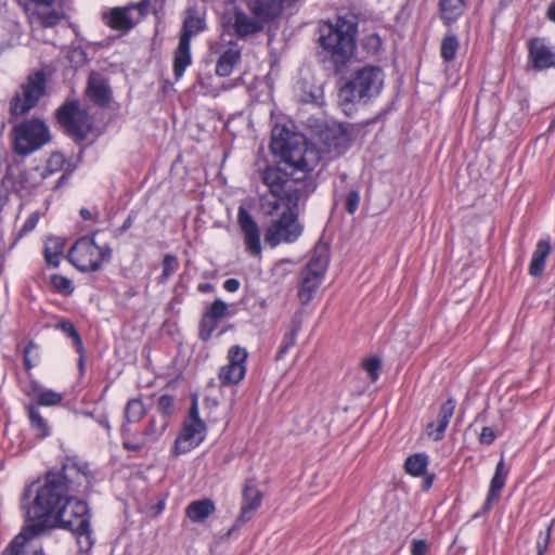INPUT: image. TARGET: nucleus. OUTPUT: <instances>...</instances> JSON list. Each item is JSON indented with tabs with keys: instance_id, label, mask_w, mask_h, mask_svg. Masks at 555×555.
I'll list each match as a JSON object with an SVG mask.
<instances>
[{
	"instance_id": "nucleus-1",
	"label": "nucleus",
	"mask_w": 555,
	"mask_h": 555,
	"mask_svg": "<svg viewBox=\"0 0 555 555\" xmlns=\"http://www.w3.org/2000/svg\"><path fill=\"white\" fill-rule=\"evenodd\" d=\"M287 128H274L270 149L280 160L260 173L270 197H261V208L271 221L264 229V242L272 248L295 243L304 232L299 220L300 204L315 191L311 172L321 156L311 144L292 145Z\"/></svg>"
},
{
	"instance_id": "nucleus-2",
	"label": "nucleus",
	"mask_w": 555,
	"mask_h": 555,
	"mask_svg": "<svg viewBox=\"0 0 555 555\" xmlns=\"http://www.w3.org/2000/svg\"><path fill=\"white\" fill-rule=\"evenodd\" d=\"M93 475L89 464L77 456H67L60 469H50L44 474L42 482L35 489L33 503V486L27 487L21 499V507L28 518L48 522L80 488L89 489Z\"/></svg>"
},
{
	"instance_id": "nucleus-3",
	"label": "nucleus",
	"mask_w": 555,
	"mask_h": 555,
	"mask_svg": "<svg viewBox=\"0 0 555 555\" xmlns=\"http://www.w3.org/2000/svg\"><path fill=\"white\" fill-rule=\"evenodd\" d=\"M358 23L347 16L321 21L318 26L317 57L325 69L341 74L357 49Z\"/></svg>"
},
{
	"instance_id": "nucleus-4",
	"label": "nucleus",
	"mask_w": 555,
	"mask_h": 555,
	"mask_svg": "<svg viewBox=\"0 0 555 555\" xmlns=\"http://www.w3.org/2000/svg\"><path fill=\"white\" fill-rule=\"evenodd\" d=\"M54 527L75 534L80 550L92 548L95 539L91 530V512L85 500L74 495L50 520Z\"/></svg>"
},
{
	"instance_id": "nucleus-5",
	"label": "nucleus",
	"mask_w": 555,
	"mask_h": 555,
	"mask_svg": "<svg viewBox=\"0 0 555 555\" xmlns=\"http://www.w3.org/2000/svg\"><path fill=\"white\" fill-rule=\"evenodd\" d=\"M330 264V246L318 242L309 261L299 272L297 297L301 306H308L321 287Z\"/></svg>"
},
{
	"instance_id": "nucleus-6",
	"label": "nucleus",
	"mask_w": 555,
	"mask_h": 555,
	"mask_svg": "<svg viewBox=\"0 0 555 555\" xmlns=\"http://www.w3.org/2000/svg\"><path fill=\"white\" fill-rule=\"evenodd\" d=\"M18 3L30 14L34 37L44 43L56 46L44 31L54 28L65 17V10L69 8L70 0H18Z\"/></svg>"
},
{
	"instance_id": "nucleus-7",
	"label": "nucleus",
	"mask_w": 555,
	"mask_h": 555,
	"mask_svg": "<svg viewBox=\"0 0 555 555\" xmlns=\"http://www.w3.org/2000/svg\"><path fill=\"white\" fill-rule=\"evenodd\" d=\"M99 230L79 237L70 247L67 259L80 272L100 271L105 262L112 259L113 250L108 245L99 246L95 236Z\"/></svg>"
},
{
	"instance_id": "nucleus-8",
	"label": "nucleus",
	"mask_w": 555,
	"mask_h": 555,
	"mask_svg": "<svg viewBox=\"0 0 555 555\" xmlns=\"http://www.w3.org/2000/svg\"><path fill=\"white\" fill-rule=\"evenodd\" d=\"M55 120L76 144L83 143L93 129V120L78 100H66L55 111Z\"/></svg>"
},
{
	"instance_id": "nucleus-9",
	"label": "nucleus",
	"mask_w": 555,
	"mask_h": 555,
	"mask_svg": "<svg viewBox=\"0 0 555 555\" xmlns=\"http://www.w3.org/2000/svg\"><path fill=\"white\" fill-rule=\"evenodd\" d=\"M13 151L26 157L40 150L51 140L48 125L39 118H31L15 125L12 129Z\"/></svg>"
},
{
	"instance_id": "nucleus-10",
	"label": "nucleus",
	"mask_w": 555,
	"mask_h": 555,
	"mask_svg": "<svg viewBox=\"0 0 555 555\" xmlns=\"http://www.w3.org/2000/svg\"><path fill=\"white\" fill-rule=\"evenodd\" d=\"M21 91L10 100L9 112L13 117L24 116L36 107L47 92V76L43 70L29 74L21 85Z\"/></svg>"
},
{
	"instance_id": "nucleus-11",
	"label": "nucleus",
	"mask_w": 555,
	"mask_h": 555,
	"mask_svg": "<svg viewBox=\"0 0 555 555\" xmlns=\"http://www.w3.org/2000/svg\"><path fill=\"white\" fill-rule=\"evenodd\" d=\"M380 72L378 66H364L356 70L352 79L348 80L338 92L339 103L347 106L364 101L371 96L372 87Z\"/></svg>"
},
{
	"instance_id": "nucleus-12",
	"label": "nucleus",
	"mask_w": 555,
	"mask_h": 555,
	"mask_svg": "<svg viewBox=\"0 0 555 555\" xmlns=\"http://www.w3.org/2000/svg\"><path fill=\"white\" fill-rule=\"evenodd\" d=\"M263 500L262 492L257 489L255 479L249 478L245 481L240 514L234 524L225 533L227 538L233 537L247 521H249L255 512L261 506Z\"/></svg>"
},
{
	"instance_id": "nucleus-13",
	"label": "nucleus",
	"mask_w": 555,
	"mask_h": 555,
	"mask_svg": "<svg viewBox=\"0 0 555 555\" xmlns=\"http://www.w3.org/2000/svg\"><path fill=\"white\" fill-rule=\"evenodd\" d=\"M206 431L207 426L205 423H201L197 426L195 422L183 421L171 449L172 455L185 454L199 446L205 440Z\"/></svg>"
},
{
	"instance_id": "nucleus-14",
	"label": "nucleus",
	"mask_w": 555,
	"mask_h": 555,
	"mask_svg": "<svg viewBox=\"0 0 555 555\" xmlns=\"http://www.w3.org/2000/svg\"><path fill=\"white\" fill-rule=\"evenodd\" d=\"M237 223L244 237L246 251L259 256L262 251L260 228L251 214L243 206L238 207Z\"/></svg>"
},
{
	"instance_id": "nucleus-15",
	"label": "nucleus",
	"mask_w": 555,
	"mask_h": 555,
	"mask_svg": "<svg viewBox=\"0 0 555 555\" xmlns=\"http://www.w3.org/2000/svg\"><path fill=\"white\" fill-rule=\"evenodd\" d=\"M228 305L220 298L215 299L206 307L198 322V338L206 343L211 338L221 319L228 317Z\"/></svg>"
},
{
	"instance_id": "nucleus-16",
	"label": "nucleus",
	"mask_w": 555,
	"mask_h": 555,
	"mask_svg": "<svg viewBox=\"0 0 555 555\" xmlns=\"http://www.w3.org/2000/svg\"><path fill=\"white\" fill-rule=\"evenodd\" d=\"M168 423L167 421H163L160 425L157 424L154 417L150 418L147 425L143 430L142 440L132 441L130 439V427L128 424H121L120 426V436L122 439L124 449L131 452L141 451L149 442L156 441L166 430Z\"/></svg>"
},
{
	"instance_id": "nucleus-17",
	"label": "nucleus",
	"mask_w": 555,
	"mask_h": 555,
	"mask_svg": "<svg viewBox=\"0 0 555 555\" xmlns=\"http://www.w3.org/2000/svg\"><path fill=\"white\" fill-rule=\"evenodd\" d=\"M247 9L264 26L280 18L285 9V0H249Z\"/></svg>"
},
{
	"instance_id": "nucleus-18",
	"label": "nucleus",
	"mask_w": 555,
	"mask_h": 555,
	"mask_svg": "<svg viewBox=\"0 0 555 555\" xmlns=\"http://www.w3.org/2000/svg\"><path fill=\"white\" fill-rule=\"evenodd\" d=\"M86 95L94 105L107 107L112 102L108 80L101 74L92 72L87 81Z\"/></svg>"
},
{
	"instance_id": "nucleus-19",
	"label": "nucleus",
	"mask_w": 555,
	"mask_h": 555,
	"mask_svg": "<svg viewBox=\"0 0 555 555\" xmlns=\"http://www.w3.org/2000/svg\"><path fill=\"white\" fill-rule=\"evenodd\" d=\"M529 61L537 70L555 66V52L543 38H533L528 42Z\"/></svg>"
},
{
	"instance_id": "nucleus-20",
	"label": "nucleus",
	"mask_w": 555,
	"mask_h": 555,
	"mask_svg": "<svg viewBox=\"0 0 555 555\" xmlns=\"http://www.w3.org/2000/svg\"><path fill=\"white\" fill-rule=\"evenodd\" d=\"M455 410V401L448 399L438 412L435 421L430 422L426 427V433L434 441H440L444 437L446 429L453 416Z\"/></svg>"
},
{
	"instance_id": "nucleus-21",
	"label": "nucleus",
	"mask_w": 555,
	"mask_h": 555,
	"mask_svg": "<svg viewBox=\"0 0 555 555\" xmlns=\"http://www.w3.org/2000/svg\"><path fill=\"white\" fill-rule=\"evenodd\" d=\"M43 531V524L26 526L4 548L3 555H24L26 545Z\"/></svg>"
},
{
	"instance_id": "nucleus-22",
	"label": "nucleus",
	"mask_w": 555,
	"mask_h": 555,
	"mask_svg": "<svg viewBox=\"0 0 555 555\" xmlns=\"http://www.w3.org/2000/svg\"><path fill=\"white\" fill-rule=\"evenodd\" d=\"M347 173L339 175V182L335 184V198L336 202H343L344 208L348 214L353 215L359 208L360 190L352 186L347 192H343L347 186Z\"/></svg>"
},
{
	"instance_id": "nucleus-23",
	"label": "nucleus",
	"mask_w": 555,
	"mask_h": 555,
	"mask_svg": "<svg viewBox=\"0 0 555 555\" xmlns=\"http://www.w3.org/2000/svg\"><path fill=\"white\" fill-rule=\"evenodd\" d=\"M233 29L235 35L241 39H246L251 35L262 33L264 26L253 15L248 16L242 10H235L233 14Z\"/></svg>"
},
{
	"instance_id": "nucleus-24",
	"label": "nucleus",
	"mask_w": 555,
	"mask_h": 555,
	"mask_svg": "<svg viewBox=\"0 0 555 555\" xmlns=\"http://www.w3.org/2000/svg\"><path fill=\"white\" fill-rule=\"evenodd\" d=\"M242 50L236 42L231 41L217 60L215 73L219 77H229L234 67L241 62Z\"/></svg>"
},
{
	"instance_id": "nucleus-25",
	"label": "nucleus",
	"mask_w": 555,
	"mask_h": 555,
	"mask_svg": "<svg viewBox=\"0 0 555 555\" xmlns=\"http://www.w3.org/2000/svg\"><path fill=\"white\" fill-rule=\"evenodd\" d=\"M206 29V22L203 16L199 15L197 8H188L185 17L182 24L179 40L191 43L192 37L198 35Z\"/></svg>"
},
{
	"instance_id": "nucleus-26",
	"label": "nucleus",
	"mask_w": 555,
	"mask_h": 555,
	"mask_svg": "<svg viewBox=\"0 0 555 555\" xmlns=\"http://www.w3.org/2000/svg\"><path fill=\"white\" fill-rule=\"evenodd\" d=\"M327 149L336 154L345 153L350 146V139L341 127L327 128L322 133Z\"/></svg>"
},
{
	"instance_id": "nucleus-27",
	"label": "nucleus",
	"mask_w": 555,
	"mask_h": 555,
	"mask_svg": "<svg viewBox=\"0 0 555 555\" xmlns=\"http://www.w3.org/2000/svg\"><path fill=\"white\" fill-rule=\"evenodd\" d=\"M466 0H439V17L446 26H451L466 11Z\"/></svg>"
},
{
	"instance_id": "nucleus-28",
	"label": "nucleus",
	"mask_w": 555,
	"mask_h": 555,
	"mask_svg": "<svg viewBox=\"0 0 555 555\" xmlns=\"http://www.w3.org/2000/svg\"><path fill=\"white\" fill-rule=\"evenodd\" d=\"M192 64L191 43L179 40L173 52L172 70L176 80L184 75L185 69Z\"/></svg>"
},
{
	"instance_id": "nucleus-29",
	"label": "nucleus",
	"mask_w": 555,
	"mask_h": 555,
	"mask_svg": "<svg viewBox=\"0 0 555 555\" xmlns=\"http://www.w3.org/2000/svg\"><path fill=\"white\" fill-rule=\"evenodd\" d=\"M131 8H114L108 14L104 15L106 25L114 30L129 31L134 27L129 12Z\"/></svg>"
},
{
	"instance_id": "nucleus-30",
	"label": "nucleus",
	"mask_w": 555,
	"mask_h": 555,
	"mask_svg": "<svg viewBox=\"0 0 555 555\" xmlns=\"http://www.w3.org/2000/svg\"><path fill=\"white\" fill-rule=\"evenodd\" d=\"M216 511V505L210 499H202L191 502L185 508V515L193 522H204Z\"/></svg>"
},
{
	"instance_id": "nucleus-31",
	"label": "nucleus",
	"mask_w": 555,
	"mask_h": 555,
	"mask_svg": "<svg viewBox=\"0 0 555 555\" xmlns=\"http://www.w3.org/2000/svg\"><path fill=\"white\" fill-rule=\"evenodd\" d=\"M551 253V243L548 240L538 242L529 264V273L532 276H541L545 269V262Z\"/></svg>"
},
{
	"instance_id": "nucleus-32",
	"label": "nucleus",
	"mask_w": 555,
	"mask_h": 555,
	"mask_svg": "<svg viewBox=\"0 0 555 555\" xmlns=\"http://www.w3.org/2000/svg\"><path fill=\"white\" fill-rule=\"evenodd\" d=\"M507 477V470L503 460L496 464L494 475L492 477L489 493L485 503L486 508H490L494 501L500 498V492L503 489Z\"/></svg>"
},
{
	"instance_id": "nucleus-33",
	"label": "nucleus",
	"mask_w": 555,
	"mask_h": 555,
	"mask_svg": "<svg viewBox=\"0 0 555 555\" xmlns=\"http://www.w3.org/2000/svg\"><path fill=\"white\" fill-rule=\"evenodd\" d=\"M65 242L60 237H49L44 243L43 256L48 266L57 268L64 253Z\"/></svg>"
},
{
	"instance_id": "nucleus-34",
	"label": "nucleus",
	"mask_w": 555,
	"mask_h": 555,
	"mask_svg": "<svg viewBox=\"0 0 555 555\" xmlns=\"http://www.w3.org/2000/svg\"><path fill=\"white\" fill-rule=\"evenodd\" d=\"M246 371V366H237L228 363L227 365L220 367L218 378L222 386L237 385L244 379Z\"/></svg>"
},
{
	"instance_id": "nucleus-35",
	"label": "nucleus",
	"mask_w": 555,
	"mask_h": 555,
	"mask_svg": "<svg viewBox=\"0 0 555 555\" xmlns=\"http://www.w3.org/2000/svg\"><path fill=\"white\" fill-rule=\"evenodd\" d=\"M146 413L145 406L141 399H130L125 408L124 411V423L128 424L130 427V424H134L140 422Z\"/></svg>"
},
{
	"instance_id": "nucleus-36",
	"label": "nucleus",
	"mask_w": 555,
	"mask_h": 555,
	"mask_svg": "<svg viewBox=\"0 0 555 555\" xmlns=\"http://www.w3.org/2000/svg\"><path fill=\"white\" fill-rule=\"evenodd\" d=\"M28 418L31 428L36 431V436L39 438H46L50 435L49 426L47 421L41 416L39 410L30 404L27 406Z\"/></svg>"
},
{
	"instance_id": "nucleus-37",
	"label": "nucleus",
	"mask_w": 555,
	"mask_h": 555,
	"mask_svg": "<svg viewBox=\"0 0 555 555\" xmlns=\"http://www.w3.org/2000/svg\"><path fill=\"white\" fill-rule=\"evenodd\" d=\"M54 328L61 331L67 338L72 339L75 349H81L83 346L82 338L77 331L75 324L68 319H61L54 324Z\"/></svg>"
},
{
	"instance_id": "nucleus-38",
	"label": "nucleus",
	"mask_w": 555,
	"mask_h": 555,
	"mask_svg": "<svg viewBox=\"0 0 555 555\" xmlns=\"http://www.w3.org/2000/svg\"><path fill=\"white\" fill-rule=\"evenodd\" d=\"M460 42L453 33H448L441 40L440 55L446 63L455 59Z\"/></svg>"
},
{
	"instance_id": "nucleus-39",
	"label": "nucleus",
	"mask_w": 555,
	"mask_h": 555,
	"mask_svg": "<svg viewBox=\"0 0 555 555\" xmlns=\"http://www.w3.org/2000/svg\"><path fill=\"white\" fill-rule=\"evenodd\" d=\"M428 465V456L424 453L411 455L405 461V469L413 476H423Z\"/></svg>"
},
{
	"instance_id": "nucleus-40",
	"label": "nucleus",
	"mask_w": 555,
	"mask_h": 555,
	"mask_svg": "<svg viewBox=\"0 0 555 555\" xmlns=\"http://www.w3.org/2000/svg\"><path fill=\"white\" fill-rule=\"evenodd\" d=\"M162 274L157 278L158 284L166 283L178 270L179 260L173 254H166L162 261Z\"/></svg>"
},
{
	"instance_id": "nucleus-41",
	"label": "nucleus",
	"mask_w": 555,
	"mask_h": 555,
	"mask_svg": "<svg viewBox=\"0 0 555 555\" xmlns=\"http://www.w3.org/2000/svg\"><path fill=\"white\" fill-rule=\"evenodd\" d=\"M301 325L302 321L300 313H295L292 317L289 330L284 334L282 343L291 347H294L297 341V336L301 331Z\"/></svg>"
},
{
	"instance_id": "nucleus-42",
	"label": "nucleus",
	"mask_w": 555,
	"mask_h": 555,
	"mask_svg": "<svg viewBox=\"0 0 555 555\" xmlns=\"http://www.w3.org/2000/svg\"><path fill=\"white\" fill-rule=\"evenodd\" d=\"M54 291L63 296H69L74 293L73 281L61 274H52L50 278Z\"/></svg>"
},
{
	"instance_id": "nucleus-43",
	"label": "nucleus",
	"mask_w": 555,
	"mask_h": 555,
	"mask_svg": "<svg viewBox=\"0 0 555 555\" xmlns=\"http://www.w3.org/2000/svg\"><path fill=\"white\" fill-rule=\"evenodd\" d=\"M382 361L377 356H371L362 360L361 366L367 373L371 382H376L379 377Z\"/></svg>"
},
{
	"instance_id": "nucleus-44",
	"label": "nucleus",
	"mask_w": 555,
	"mask_h": 555,
	"mask_svg": "<svg viewBox=\"0 0 555 555\" xmlns=\"http://www.w3.org/2000/svg\"><path fill=\"white\" fill-rule=\"evenodd\" d=\"M157 410L163 416V421H169L175 411V398L171 395L164 393L158 398Z\"/></svg>"
},
{
	"instance_id": "nucleus-45",
	"label": "nucleus",
	"mask_w": 555,
	"mask_h": 555,
	"mask_svg": "<svg viewBox=\"0 0 555 555\" xmlns=\"http://www.w3.org/2000/svg\"><path fill=\"white\" fill-rule=\"evenodd\" d=\"M37 402L43 406L57 405L63 400V395L52 389H42L37 396Z\"/></svg>"
},
{
	"instance_id": "nucleus-46",
	"label": "nucleus",
	"mask_w": 555,
	"mask_h": 555,
	"mask_svg": "<svg viewBox=\"0 0 555 555\" xmlns=\"http://www.w3.org/2000/svg\"><path fill=\"white\" fill-rule=\"evenodd\" d=\"M227 358L230 364H234L237 366H246L248 352L246 348L241 347L238 345H234L230 347Z\"/></svg>"
},
{
	"instance_id": "nucleus-47",
	"label": "nucleus",
	"mask_w": 555,
	"mask_h": 555,
	"mask_svg": "<svg viewBox=\"0 0 555 555\" xmlns=\"http://www.w3.org/2000/svg\"><path fill=\"white\" fill-rule=\"evenodd\" d=\"M555 519H553L550 525L546 527L544 532H540L537 539V555H544L547 546L550 544L552 529L554 526Z\"/></svg>"
},
{
	"instance_id": "nucleus-48",
	"label": "nucleus",
	"mask_w": 555,
	"mask_h": 555,
	"mask_svg": "<svg viewBox=\"0 0 555 555\" xmlns=\"http://www.w3.org/2000/svg\"><path fill=\"white\" fill-rule=\"evenodd\" d=\"M39 219H40L39 211L31 212L28 216V218L25 220L22 228L20 229L16 240H20L23 236H25L26 234H28L29 232H31L37 227Z\"/></svg>"
},
{
	"instance_id": "nucleus-49",
	"label": "nucleus",
	"mask_w": 555,
	"mask_h": 555,
	"mask_svg": "<svg viewBox=\"0 0 555 555\" xmlns=\"http://www.w3.org/2000/svg\"><path fill=\"white\" fill-rule=\"evenodd\" d=\"M135 217L137 212L133 210L130 211L122 224L113 231V236L115 238L122 236L132 227Z\"/></svg>"
},
{
	"instance_id": "nucleus-50",
	"label": "nucleus",
	"mask_w": 555,
	"mask_h": 555,
	"mask_svg": "<svg viewBox=\"0 0 555 555\" xmlns=\"http://www.w3.org/2000/svg\"><path fill=\"white\" fill-rule=\"evenodd\" d=\"M85 415L94 420L100 426H102L106 430V434L108 436L111 435L112 426H111L108 417L105 413L94 414L93 412H87V413H85Z\"/></svg>"
},
{
	"instance_id": "nucleus-51",
	"label": "nucleus",
	"mask_w": 555,
	"mask_h": 555,
	"mask_svg": "<svg viewBox=\"0 0 555 555\" xmlns=\"http://www.w3.org/2000/svg\"><path fill=\"white\" fill-rule=\"evenodd\" d=\"M184 421L195 422L197 426H199L201 423H205L199 417L197 398H193L188 416L184 418Z\"/></svg>"
},
{
	"instance_id": "nucleus-52",
	"label": "nucleus",
	"mask_w": 555,
	"mask_h": 555,
	"mask_svg": "<svg viewBox=\"0 0 555 555\" xmlns=\"http://www.w3.org/2000/svg\"><path fill=\"white\" fill-rule=\"evenodd\" d=\"M363 47L367 51L377 52L382 47V37L378 34H374L363 40Z\"/></svg>"
},
{
	"instance_id": "nucleus-53",
	"label": "nucleus",
	"mask_w": 555,
	"mask_h": 555,
	"mask_svg": "<svg viewBox=\"0 0 555 555\" xmlns=\"http://www.w3.org/2000/svg\"><path fill=\"white\" fill-rule=\"evenodd\" d=\"M69 57L72 62L76 63V65H83L88 61L87 52L81 47L74 48L70 51Z\"/></svg>"
},
{
	"instance_id": "nucleus-54",
	"label": "nucleus",
	"mask_w": 555,
	"mask_h": 555,
	"mask_svg": "<svg viewBox=\"0 0 555 555\" xmlns=\"http://www.w3.org/2000/svg\"><path fill=\"white\" fill-rule=\"evenodd\" d=\"M496 438V434L493 430L492 427H483L480 435H479V441L482 444L490 446Z\"/></svg>"
},
{
	"instance_id": "nucleus-55",
	"label": "nucleus",
	"mask_w": 555,
	"mask_h": 555,
	"mask_svg": "<svg viewBox=\"0 0 555 555\" xmlns=\"http://www.w3.org/2000/svg\"><path fill=\"white\" fill-rule=\"evenodd\" d=\"M427 543L424 540H414L411 545V555H426Z\"/></svg>"
},
{
	"instance_id": "nucleus-56",
	"label": "nucleus",
	"mask_w": 555,
	"mask_h": 555,
	"mask_svg": "<svg viewBox=\"0 0 555 555\" xmlns=\"http://www.w3.org/2000/svg\"><path fill=\"white\" fill-rule=\"evenodd\" d=\"M76 352L79 354L77 366L80 375L85 374L86 371V349L85 346L81 347V349H75Z\"/></svg>"
},
{
	"instance_id": "nucleus-57",
	"label": "nucleus",
	"mask_w": 555,
	"mask_h": 555,
	"mask_svg": "<svg viewBox=\"0 0 555 555\" xmlns=\"http://www.w3.org/2000/svg\"><path fill=\"white\" fill-rule=\"evenodd\" d=\"M240 286H241V282L235 278L228 279L223 283V288L229 293L237 292Z\"/></svg>"
},
{
	"instance_id": "nucleus-58",
	"label": "nucleus",
	"mask_w": 555,
	"mask_h": 555,
	"mask_svg": "<svg viewBox=\"0 0 555 555\" xmlns=\"http://www.w3.org/2000/svg\"><path fill=\"white\" fill-rule=\"evenodd\" d=\"M33 347H34V343L29 341L28 345L24 349L23 362H24L25 370L27 372H29L34 367V364L31 363V361L29 359V351Z\"/></svg>"
},
{
	"instance_id": "nucleus-59",
	"label": "nucleus",
	"mask_w": 555,
	"mask_h": 555,
	"mask_svg": "<svg viewBox=\"0 0 555 555\" xmlns=\"http://www.w3.org/2000/svg\"><path fill=\"white\" fill-rule=\"evenodd\" d=\"M42 390V387L41 385L37 382V380H34L31 379L29 382V384L27 385V387L25 388V392L30 396V395H34V396H38V393Z\"/></svg>"
},
{
	"instance_id": "nucleus-60",
	"label": "nucleus",
	"mask_w": 555,
	"mask_h": 555,
	"mask_svg": "<svg viewBox=\"0 0 555 555\" xmlns=\"http://www.w3.org/2000/svg\"><path fill=\"white\" fill-rule=\"evenodd\" d=\"M150 3L151 0H141L139 3L131 5L130 8L131 10L135 8L141 15H146L149 12Z\"/></svg>"
},
{
	"instance_id": "nucleus-61",
	"label": "nucleus",
	"mask_w": 555,
	"mask_h": 555,
	"mask_svg": "<svg viewBox=\"0 0 555 555\" xmlns=\"http://www.w3.org/2000/svg\"><path fill=\"white\" fill-rule=\"evenodd\" d=\"M79 215L83 220L98 221V214H92L88 208L82 207L79 210Z\"/></svg>"
},
{
	"instance_id": "nucleus-62",
	"label": "nucleus",
	"mask_w": 555,
	"mask_h": 555,
	"mask_svg": "<svg viewBox=\"0 0 555 555\" xmlns=\"http://www.w3.org/2000/svg\"><path fill=\"white\" fill-rule=\"evenodd\" d=\"M293 347L286 345V344H283L281 343L279 349H278V352L275 354V360L279 361V360H282L287 353L288 351L292 349Z\"/></svg>"
},
{
	"instance_id": "nucleus-63",
	"label": "nucleus",
	"mask_w": 555,
	"mask_h": 555,
	"mask_svg": "<svg viewBox=\"0 0 555 555\" xmlns=\"http://www.w3.org/2000/svg\"><path fill=\"white\" fill-rule=\"evenodd\" d=\"M215 291V285L210 283H199L197 285V292L202 294L214 293Z\"/></svg>"
},
{
	"instance_id": "nucleus-64",
	"label": "nucleus",
	"mask_w": 555,
	"mask_h": 555,
	"mask_svg": "<svg viewBox=\"0 0 555 555\" xmlns=\"http://www.w3.org/2000/svg\"><path fill=\"white\" fill-rule=\"evenodd\" d=\"M546 17L555 24V1L551 2L546 10Z\"/></svg>"
}]
</instances>
